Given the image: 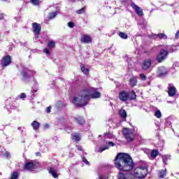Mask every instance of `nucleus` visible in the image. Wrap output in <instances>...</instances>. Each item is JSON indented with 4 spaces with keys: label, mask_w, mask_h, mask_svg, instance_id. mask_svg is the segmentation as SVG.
Instances as JSON below:
<instances>
[{
    "label": "nucleus",
    "mask_w": 179,
    "mask_h": 179,
    "mask_svg": "<svg viewBox=\"0 0 179 179\" xmlns=\"http://www.w3.org/2000/svg\"><path fill=\"white\" fill-rule=\"evenodd\" d=\"M99 179H108V178H107L106 176H103V175H99Z\"/></svg>",
    "instance_id": "43"
},
{
    "label": "nucleus",
    "mask_w": 179,
    "mask_h": 179,
    "mask_svg": "<svg viewBox=\"0 0 179 179\" xmlns=\"http://www.w3.org/2000/svg\"><path fill=\"white\" fill-rule=\"evenodd\" d=\"M48 47H49V48H54V47H55V42L54 41H50L48 43Z\"/></svg>",
    "instance_id": "31"
},
{
    "label": "nucleus",
    "mask_w": 179,
    "mask_h": 179,
    "mask_svg": "<svg viewBox=\"0 0 179 179\" xmlns=\"http://www.w3.org/2000/svg\"><path fill=\"white\" fill-rule=\"evenodd\" d=\"M44 129H48L50 128V124H45L43 126Z\"/></svg>",
    "instance_id": "45"
},
{
    "label": "nucleus",
    "mask_w": 179,
    "mask_h": 179,
    "mask_svg": "<svg viewBox=\"0 0 179 179\" xmlns=\"http://www.w3.org/2000/svg\"><path fill=\"white\" fill-rule=\"evenodd\" d=\"M19 177V173L17 172H13L11 174V177L10 179H17Z\"/></svg>",
    "instance_id": "29"
},
{
    "label": "nucleus",
    "mask_w": 179,
    "mask_h": 179,
    "mask_svg": "<svg viewBox=\"0 0 179 179\" xmlns=\"http://www.w3.org/2000/svg\"><path fill=\"white\" fill-rule=\"evenodd\" d=\"M176 66L178 67L179 66V63L178 62H175L173 64V68H176Z\"/></svg>",
    "instance_id": "46"
},
{
    "label": "nucleus",
    "mask_w": 179,
    "mask_h": 179,
    "mask_svg": "<svg viewBox=\"0 0 179 179\" xmlns=\"http://www.w3.org/2000/svg\"><path fill=\"white\" fill-rule=\"evenodd\" d=\"M170 48H171L170 46H168V47H167L168 50H169Z\"/></svg>",
    "instance_id": "55"
},
{
    "label": "nucleus",
    "mask_w": 179,
    "mask_h": 179,
    "mask_svg": "<svg viewBox=\"0 0 179 179\" xmlns=\"http://www.w3.org/2000/svg\"><path fill=\"white\" fill-rule=\"evenodd\" d=\"M157 73L159 78H164V76H167V69L164 66H160L158 68Z\"/></svg>",
    "instance_id": "8"
},
{
    "label": "nucleus",
    "mask_w": 179,
    "mask_h": 179,
    "mask_svg": "<svg viewBox=\"0 0 179 179\" xmlns=\"http://www.w3.org/2000/svg\"><path fill=\"white\" fill-rule=\"evenodd\" d=\"M131 6L135 10V12L137 13L138 16H143V10H142L141 7L136 6L135 3H131Z\"/></svg>",
    "instance_id": "10"
},
{
    "label": "nucleus",
    "mask_w": 179,
    "mask_h": 179,
    "mask_svg": "<svg viewBox=\"0 0 179 179\" xmlns=\"http://www.w3.org/2000/svg\"><path fill=\"white\" fill-rule=\"evenodd\" d=\"M78 150H80V152H82L83 149H82V147H80V146H76Z\"/></svg>",
    "instance_id": "51"
},
{
    "label": "nucleus",
    "mask_w": 179,
    "mask_h": 179,
    "mask_svg": "<svg viewBox=\"0 0 179 179\" xmlns=\"http://www.w3.org/2000/svg\"><path fill=\"white\" fill-rule=\"evenodd\" d=\"M135 178H136L135 175L132 173H127L126 179H136Z\"/></svg>",
    "instance_id": "30"
},
{
    "label": "nucleus",
    "mask_w": 179,
    "mask_h": 179,
    "mask_svg": "<svg viewBox=\"0 0 179 179\" xmlns=\"http://www.w3.org/2000/svg\"><path fill=\"white\" fill-rule=\"evenodd\" d=\"M31 125L34 131H37L40 128V122L36 120L33 121Z\"/></svg>",
    "instance_id": "19"
},
{
    "label": "nucleus",
    "mask_w": 179,
    "mask_h": 179,
    "mask_svg": "<svg viewBox=\"0 0 179 179\" xmlns=\"http://www.w3.org/2000/svg\"><path fill=\"white\" fill-rule=\"evenodd\" d=\"M4 157H6L7 159H9V157H10V153L8 152H6L4 154H3Z\"/></svg>",
    "instance_id": "41"
},
{
    "label": "nucleus",
    "mask_w": 179,
    "mask_h": 179,
    "mask_svg": "<svg viewBox=\"0 0 179 179\" xmlns=\"http://www.w3.org/2000/svg\"><path fill=\"white\" fill-rule=\"evenodd\" d=\"M71 139H73V141H75L76 142H79V141H80V134L77 133L72 134Z\"/></svg>",
    "instance_id": "20"
},
{
    "label": "nucleus",
    "mask_w": 179,
    "mask_h": 179,
    "mask_svg": "<svg viewBox=\"0 0 179 179\" xmlns=\"http://www.w3.org/2000/svg\"><path fill=\"white\" fill-rule=\"evenodd\" d=\"M57 16V12L50 13L49 14V19H54Z\"/></svg>",
    "instance_id": "35"
},
{
    "label": "nucleus",
    "mask_w": 179,
    "mask_h": 179,
    "mask_svg": "<svg viewBox=\"0 0 179 179\" xmlns=\"http://www.w3.org/2000/svg\"><path fill=\"white\" fill-rule=\"evenodd\" d=\"M115 167L121 171H131L135 167V163L131 155L124 152L117 154L115 159Z\"/></svg>",
    "instance_id": "2"
},
{
    "label": "nucleus",
    "mask_w": 179,
    "mask_h": 179,
    "mask_svg": "<svg viewBox=\"0 0 179 179\" xmlns=\"http://www.w3.org/2000/svg\"><path fill=\"white\" fill-rule=\"evenodd\" d=\"M68 26L69 27H71V28L75 27V23H73V22H68Z\"/></svg>",
    "instance_id": "40"
},
{
    "label": "nucleus",
    "mask_w": 179,
    "mask_h": 179,
    "mask_svg": "<svg viewBox=\"0 0 179 179\" xmlns=\"http://www.w3.org/2000/svg\"><path fill=\"white\" fill-rule=\"evenodd\" d=\"M17 129H18V131H23V130H22V127H18Z\"/></svg>",
    "instance_id": "52"
},
{
    "label": "nucleus",
    "mask_w": 179,
    "mask_h": 179,
    "mask_svg": "<svg viewBox=\"0 0 179 179\" xmlns=\"http://www.w3.org/2000/svg\"><path fill=\"white\" fill-rule=\"evenodd\" d=\"M32 29H33V31L35 34L36 38H38V35L40 34V32L41 31V25H40V24H38L37 22H34L32 24Z\"/></svg>",
    "instance_id": "6"
},
{
    "label": "nucleus",
    "mask_w": 179,
    "mask_h": 179,
    "mask_svg": "<svg viewBox=\"0 0 179 179\" xmlns=\"http://www.w3.org/2000/svg\"><path fill=\"white\" fill-rule=\"evenodd\" d=\"M167 160H169V157L167 155H164L162 157V162L164 164H167Z\"/></svg>",
    "instance_id": "33"
},
{
    "label": "nucleus",
    "mask_w": 179,
    "mask_h": 179,
    "mask_svg": "<svg viewBox=\"0 0 179 179\" xmlns=\"http://www.w3.org/2000/svg\"><path fill=\"white\" fill-rule=\"evenodd\" d=\"M81 71L83 73L84 75H87L90 72L89 69L85 67L83 64L80 65Z\"/></svg>",
    "instance_id": "24"
},
{
    "label": "nucleus",
    "mask_w": 179,
    "mask_h": 179,
    "mask_svg": "<svg viewBox=\"0 0 179 179\" xmlns=\"http://www.w3.org/2000/svg\"><path fill=\"white\" fill-rule=\"evenodd\" d=\"M151 152H152V150H149V149H145L144 150V152L146 153V155H148V157L150 156Z\"/></svg>",
    "instance_id": "39"
},
{
    "label": "nucleus",
    "mask_w": 179,
    "mask_h": 179,
    "mask_svg": "<svg viewBox=\"0 0 179 179\" xmlns=\"http://www.w3.org/2000/svg\"><path fill=\"white\" fill-rule=\"evenodd\" d=\"M123 135L127 142H132L135 136L134 131L129 128H124L123 129Z\"/></svg>",
    "instance_id": "5"
},
{
    "label": "nucleus",
    "mask_w": 179,
    "mask_h": 179,
    "mask_svg": "<svg viewBox=\"0 0 179 179\" xmlns=\"http://www.w3.org/2000/svg\"><path fill=\"white\" fill-rule=\"evenodd\" d=\"M119 99L121 101H127V100H135L136 99V94L131 91L127 92L125 91L121 92L119 94Z\"/></svg>",
    "instance_id": "3"
},
{
    "label": "nucleus",
    "mask_w": 179,
    "mask_h": 179,
    "mask_svg": "<svg viewBox=\"0 0 179 179\" xmlns=\"http://www.w3.org/2000/svg\"><path fill=\"white\" fill-rule=\"evenodd\" d=\"M1 1H6V0H1Z\"/></svg>",
    "instance_id": "57"
},
{
    "label": "nucleus",
    "mask_w": 179,
    "mask_h": 179,
    "mask_svg": "<svg viewBox=\"0 0 179 179\" xmlns=\"http://www.w3.org/2000/svg\"><path fill=\"white\" fill-rule=\"evenodd\" d=\"M46 111H47V113H51V108H50V106H48V107L46 108Z\"/></svg>",
    "instance_id": "50"
},
{
    "label": "nucleus",
    "mask_w": 179,
    "mask_h": 179,
    "mask_svg": "<svg viewBox=\"0 0 179 179\" xmlns=\"http://www.w3.org/2000/svg\"><path fill=\"white\" fill-rule=\"evenodd\" d=\"M104 137L106 139H107V138L111 139V138H113V135L110 133H108V134H105Z\"/></svg>",
    "instance_id": "38"
},
{
    "label": "nucleus",
    "mask_w": 179,
    "mask_h": 179,
    "mask_svg": "<svg viewBox=\"0 0 179 179\" xmlns=\"http://www.w3.org/2000/svg\"><path fill=\"white\" fill-rule=\"evenodd\" d=\"M31 3H32V5L34 6H37L40 3V1L39 0H30Z\"/></svg>",
    "instance_id": "34"
},
{
    "label": "nucleus",
    "mask_w": 179,
    "mask_h": 179,
    "mask_svg": "<svg viewBox=\"0 0 179 179\" xmlns=\"http://www.w3.org/2000/svg\"><path fill=\"white\" fill-rule=\"evenodd\" d=\"M118 179H127V174L120 172L117 176Z\"/></svg>",
    "instance_id": "27"
},
{
    "label": "nucleus",
    "mask_w": 179,
    "mask_h": 179,
    "mask_svg": "<svg viewBox=\"0 0 179 179\" xmlns=\"http://www.w3.org/2000/svg\"><path fill=\"white\" fill-rule=\"evenodd\" d=\"M24 169L27 170L33 171L34 169H36V165L33 162H28L25 164Z\"/></svg>",
    "instance_id": "15"
},
{
    "label": "nucleus",
    "mask_w": 179,
    "mask_h": 179,
    "mask_svg": "<svg viewBox=\"0 0 179 179\" xmlns=\"http://www.w3.org/2000/svg\"><path fill=\"white\" fill-rule=\"evenodd\" d=\"M158 174L159 178H164V176H166V169L159 171Z\"/></svg>",
    "instance_id": "26"
},
{
    "label": "nucleus",
    "mask_w": 179,
    "mask_h": 179,
    "mask_svg": "<svg viewBox=\"0 0 179 179\" xmlns=\"http://www.w3.org/2000/svg\"><path fill=\"white\" fill-rule=\"evenodd\" d=\"M119 37L123 38V40H127V38H128V35L124 32H120Z\"/></svg>",
    "instance_id": "25"
},
{
    "label": "nucleus",
    "mask_w": 179,
    "mask_h": 179,
    "mask_svg": "<svg viewBox=\"0 0 179 179\" xmlns=\"http://www.w3.org/2000/svg\"><path fill=\"white\" fill-rule=\"evenodd\" d=\"M114 145H115V144H114V143H113V146H114Z\"/></svg>",
    "instance_id": "56"
},
{
    "label": "nucleus",
    "mask_w": 179,
    "mask_h": 179,
    "mask_svg": "<svg viewBox=\"0 0 179 179\" xmlns=\"http://www.w3.org/2000/svg\"><path fill=\"white\" fill-rule=\"evenodd\" d=\"M167 55H169V52H167V50H162L157 57V61L158 62H162V61H164V59L167 58Z\"/></svg>",
    "instance_id": "7"
},
{
    "label": "nucleus",
    "mask_w": 179,
    "mask_h": 179,
    "mask_svg": "<svg viewBox=\"0 0 179 179\" xmlns=\"http://www.w3.org/2000/svg\"><path fill=\"white\" fill-rule=\"evenodd\" d=\"M119 114L120 115V117L122 118H123V120H127V111H125V110L124 109H121L120 111H119Z\"/></svg>",
    "instance_id": "22"
},
{
    "label": "nucleus",
    "mask_w": 179,
    "mask_h": 179,
    "mask_svg": "<svg viewBox=\"0 0 179 179\" xmlns=\"http://www.w3.org/2000/svg\"><path fill=\"white\" fill-rule=\"evenodd\" d=\"M138 83V78L136 77H132L129 79V85L130 86H136Z\"/></svg>",
    "instance_id": "17"
},
{
    "label": "nucleus",
    "mask_w": 179,
    "mask_h": 179,
    "mask_svg": "<svg viewBox=\"0 0 179 179\" xmlns=\"http://www.w3.org/2000/svg\"><path fill=\"white\" fill-rule=\"evenodd\" d=\"M126 0H121L122 2H125Z\"/></svg>",
    "instance_id": "53"
},
{
    "label": "nucleus",
    "mask_w": 179,
    "mask_h": 179,
    "mask_svg": "<svg viewBox=\"0 0 179 179\" xmlns=\"http://www.w3.org/2000/svg\"><path fill=\"white\" fill-rule=\"evenodd\" d=\"M12 62V59L10 58V56L7 55L3 58V60L1 62L2 66H8Z\"/></svg>",
    "instance_id": "11"
},
{
    "label": "nucleus",
    "mask_w": 179,
    "mask_h": 179,
    "mask_svg": "<svg viewBox=\"0 0 179 179\" xmlns=\"http://www.w3.org/2000/svg\"><path fill=\"white\" fill-rule=\"evenodd\" d=\"M5 19V14H0V20H3Z\"/></svg>",
    "instance_id": "47"
},
{
    "label": "nucleus",
    "mask_w": 179,
    "mask_h": 179,
    "mask_svg": "<svg viewBox=\"0 0 179 179\" xmlns=\"http://www.w3.org/2000/svg\"><path fill=\"white\" fill-rule=\"evenodd\" d=\"M20 99H26V94L24 93H21L20 95Z\"/></svg>",
    "instance_id": "44"
},
{
    "label": "nucleus",
    "mask_w": 179,
    "mask_h": 179,
    "mask_svg": "<svg viewBox=\"0 0 179 179\" xmlns=\"http://www.w3.org/2000/svg\"><path fill=\"white\" fill-rule=\"evenodd\" d=\"M150 65H152V59H148L143 62L142 68L146 71L150 68Z\"/></svg>",
    "instance_id": "13"
},
{
    "label": "nucleus",
    "mask_w": 179,
    "mask_h": 179,
    "mask_svg": "<svg viewBox=\"0 0 179 179\" xmlns=\"http://www.w3.org/2000/svg\"><path fill=\"white\" fill-rule=\"evenodd\" d=\"M152 38H154V40H157V38L159 40H167V35L164 33L158 34H152Z\"/></svg>",
    "instance_id": "12"
},
{
    "label": "nucleus",
    "mask_w": 179,
    "mask_h": 179,
    "mask_svg": "<svg viewBox=\"0 0 179 179\" xmlns=\"http://www.w3.org/2000/svg\"><path fill=\"white\" fill-rule=\"evenodd\" d=\"M49 173L54 178H57L58 177V173H57V171H55L54 168H50Z\"/></svg>",
    "instance_id": "21"
},
{
    "label": "nucleus",
    "mask_w": 179,
    "mask_h": 179,
    "mask_svg": "<svg viewBox=\"0 0 179 179\" xmlns=\"http://www.w3.org/2000/svg\"><path fill=\"white\" fill-rule=\"evenodd\" d=\"M140 78L141 80H146V76H145L144 74H140Z\"/></svg>",
    "instance_id": "42"
},
{
    "label": "nucleus",
    "mask_w": 179,
    "mask_h": 179,
    "mask_svg": "<svg viewBox=\"0 0 179 179\" xmlns=\"http://www.w3.org/2000/svg\"><path fill=\"white\" fill-rule=\"evenodd\" d=\"M110 146H113V142L110 141L108 142V145H106L105 147H101L99 148L98 152L100 153L104 152V150H107V149H109Z\"/></svg>",
    "instance_id": "18"
},
{
    "label": "nucleus",
    "mask_w": 179,
    "mask_h": 179,
    "mask_svg": "<svg viewBox=\"0 0 179 179\" xmlns=\"http://www.w3.org/2000/svg\"><path fill=\"white\" fill-rule=\"evenodd\" d=\"M43 52H45V54H50V50L47 48L43 50Z\"/></svg>",
    "instance_id": "48"
},
{
    "label": "nucleus",
    "mask_w": 179,
    "mask_h": 179,
    "mask_svg": "<svg viewBox=\"0 0 179 179\" xmlns=\"http://www.w3.org/2000/svg\"><path fill=\"white\" fill-rule=\"evenodd\" d=\"M82 160H83V163L87 164V166H90V162H89V161H87V159L86 158H85V157H82Z\"/></svg>",
    "instance_id": "36"
},
{
    "label": "nucleus",
    "mask_w": 179,
    "mask_h": 179,
    "mask_svg": "<svg viewBox=\"0 0 179 179\" xmlns=\"http://www.w3.org/2000/svg\"><path fill=\"white\" fill-rule=\"evenodd\" d=\"M77 123H78L79 125H83V124H85V120L83 117H78L77 119Z\"/></svg>",
    "instance_id": "28"
},
{
    "label": "nucleus",
    "mask_w": 179,
    "mask_h": 179,
    "mask_svg": "<svg viewBox=\"0 0 179 179\" xmlns=\"http://www.w3.org/2000/svg\"><path fill=\"white\" fill-rule=\"evenodd\" d=\"M85 8H82L81 9L76 10V13L78 15H82V13H85Z\"/></svg>",
    "instance_id": "37"
},
{
    "label": "nucleus",
    "mask_w": 179,
    "mask_h": 179,
    "mask_svg": "<svg viewBox=\"0 0 179 179\" xmlns=\"http://www.w3.org/2000/svg\"><path fill=\"white\" fill-rule=\"evenodd\" d=\"M101 94L97 88H85L77 96L73 97V103L77 107H83L89 103L90 99H100Z\"/></svg>",
    "instance_id": "1"
},
{
    "label": "nucleus",
    "mask_w": 179,
    "mask_h": 179,
    "mask_svg": "<svg viewBox=\"0 0 179 179\" xmlns=\"http://www.w3.org/2000/svg\"><path fill=\"white\" fill-rule=\"evenodd\" d=\"M136 178L142 179L148 176V168L146 166L136 167L134 171Z\"/></svg>",
    "instance_id": "4"
},
{
    "label": "nucleus",
    "mask_w": 179,
    "mask_h": 179,
    "mask_svg": "<svg viewBox=\"0 0 179 179\" xmlns=\"http://www.w3.org/2000/svg\"><path fill=\"white\" fill-rule=\"evenodd\" d=\"M177 93V89L173 84H169L168 87V94L170 97H174Z\"/></svg>",
    "instance_id": "9"
},
{
    "label": "nucleus",
    "mask_w": 179,
    "mask_h": 179,
    "mask_svg": "<svg viewBox=\"0 0 179 179\" xmlns=\"http://www.w3.org/2000/svg\"><path fill=\"white\" fill-rule=\"evenodd\" d=\"M175 38H179V30L178 31H177V32H176V35H175Z\"/></svg>",
    "instance_id": "49"
},
{
    "label": "nucleus",
    "mask_w": 179,
    "mask_h": 179,
    "mask_svg": "<svg viewBox=\"0 0 179 179\" xmlns=\"http://www.w3.org/2000/svg\"><path fill=\"white\" fill-rule=\"evenodd\" d=\"M155 115L157 118H161L162 117V112H160V110H157L155 113Z\"/></svg>",
    "instance_id": "32"
},
{
    "label": "nucleus",
    "mask_w": 179,
    "mask_h": 179,
    "mask_svg": "<svg viewBox=\"0 0 179 179\" xmlns=\"http://www.w3.org/2000/svg\"><path fill=\"white\" fill-rule=\"evenodd\" d=\"M81 43H85V44H89V43H92V37L89 35H84L81 38Z\"/></svg>",
    "instance_id": "14"
},
{
    "label": "nucleus",
    "mask_w": 179,
    "mask_h": 179,
    "mask_svg": "<svg viewBox=\"0 0 179 179\" xmlns=\"http://www.w3.org/2000/svg\"><path fill=\"white\" fill-rule=\"evenodd\" d=\"M30 73H34V71H24L22 72V75L23 76V78H29V76H30Z\"/></svg>",
    "instance_id": "23"
},
{
    "label": "nucleus",
    "mask_w": 179,
    "mask_h": 179,
    "mask_svg": "<svg viewBox=\"0 0 179 179\" xmlns=\"http://www.w3.org/2000/svg\"><path fill=\"white\" fill-rule=\"evenodd\" d=\"M159 155V150H152L150 155L148 156L150 159H156Z\"/></svg>",
    "instance_id": "16"
},
{
    "label": "nucleus",
    "mask_w": 179,
    "mask_h": 179,
    "mask_svg": "<svg viewBox=\"0 0 179 179\" xmlns=\"http://www.w3.org/2000/svg\"><path fill=\"white\" fill-rule=\"evenodd\" d=\"M71 2H75V0H71Z\"/></svg>",
    "instance_id": "54"
}]
</instances>
